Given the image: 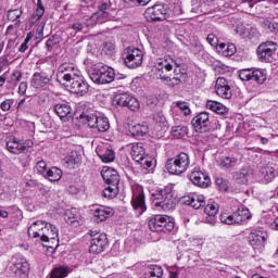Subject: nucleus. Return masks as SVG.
Listing matches in <instances>:
<instances>
[{
	"instance_id": "obj_1",
	"label": "nucleus",
	"mask_w": 278,
	"mask_h": 278,
	"mask_svg": "<svg viewBox=\"0 0 278 278\" xmlns=\"http://www.w3.org/2000/svg\"><path fill=\"white\" fill-rule=\"evenodd\" d=\"M29 238H41L42 242H54L60 244L58 227L45 220H38L28 228Z\"/></svg>"
},
{
	"instance_id": "obj_2",
	"label": "nucleus",
	"mask_w": 278,
	"mask_h": 278,
	"mask_svg": "<svg viewBox=\"0 0 278 278\" xmlns=\"http://www.w3.org/2000/svg\"><path fill=\"white\" fill-rule=\"evenodd\" d=\"M101 177L108 184V187L103 190V197L105 199H114L118 194V184L121 182L118 172L112 167H103Z\"/></svg>"
},
{
	"instance_id": "obj_3",
	"label": "nucleus",
	"mask_w": 278,
	"mask_h": 278,
	"mask_svg": "<svg viewBox=\"0 0 278 278\" xmlns=\"http://www.w3.org/2000/svg\"><path fill=\"white\" fill-rule=\"evenodd\" d=\"M89 77L93 84L103 85L112 84L116 74L114 73V68L104 65L103 63H97L91 66Z\"/></svg>"
},
{
	"instance_id": "obj_4",
	"label": "nucleus",
	"mask_w": 278,
	"mask_h": 278,
	"mask_svg": "<svg viewBox=\"0 0 278 278\" xmlns=\"http://www.w3.org/2000/svg\"><path fill=\"white\" fill-rule=\"evenodd\" d=\"M130 155L135 162L140 164L146 170H153L155 168V159L147 154L144 143L137 142L130 144Z\"/></svg>"
},
{
	"instance_id": "obj_5",
	"label": "nucleus",
	"mask_w": 278,
	"mask_h": 278,
	"mask_svg": "<svg viewBox=\"0 0 278 278\" xmlns=\"http://www.w3.org/2000/svg\"><path fill=\"white\" fill-rule=\"evenodd\" d=\"M165 167L170 175H184V173L190 168V155L180 152L174 157L168 159L165 163Z\"/></svg>"
},
{
	"instance_id": "obj_6",
	"label": "nucleus",
	"mask_w": 278,
	"mask_h": 278,
	"mask_svg": "<svg viewBox=\"0 0 278 278\" xmlns=\"http://www.w3.org/2000/svg\"><path fill=\"white\" fill-rule=\"evenodd\" d=\"M152 204L161 210H174L175 198L173 197V187L167 186L155 194H152Z\"/></svg>"
},
{
	"instance_id": "obj_7",
	"label": "nucleus",
	"mask_w": 278,
	"mask_h": 278,
	"mask_svg": "<svg viewBox=\"0 0 278 278\" xmlns=\"http://www.w3.org/2000/svg\"><path fill=\"white\" fill-rule=\"evenodd\" d=\"M79 121L88 125L91 129H98L99 131H108L110 129V119L103 115L83 112L79 115Z\"/></svg>"
},
{
	"instance_id": "obj_8",
	"label": "nucleus",
	"mask_w": 278,
	"mask_h": 278,
	"mask_svg": "<svg viewBox=\"0 0 278 278\" xmlns=\"http://www.w3.org/2000/svg\"><path fill=\"white\" fill-rule=\"evenodd\" d=\"M148 225L151 231L157 233H167L175 229V222L166 215H155L149 220Z\"/></svg>"
},
{
	"instance_id": "obj_9",
	"label": "nucleus",
	"mask_w": 278,
	"mask_h": 278,
	"mask_svg": "<svg viewBox=\"0 0 278 278\" xmlns=\"http://www.w3.org/2000/svg\"><path fill=\"white\" fill-rule=\"evenodd\" d=\"M143 58L144 54H142V50L138 48L128 47L124 49L123 60L128 68H138V66H142Z\"/></svg>"
},
{
	"instance_id": "obj_10",
	"label": "nucleus",
	"mask_w": 278,
	"mask_h": 278,
	"mask_svg": "<svg viewBox=\"0 0 278 278\" xmlns=\"http://www.w3.org/2000/svg\"><path fill=\"white\" fill-rule=\"evenodd\" d=\"M251 218V212L249 208L241 206L231 215H220V222L225 225H242Z\"/></svg>"
},
{
	"instance_id": "obj_11",
	"label": "nucleus",
	"mask_w": 278,
	"mask_h": 278,
	"mask_svg": "<svg viewBox=\"0 0 278 278\" xmlns=\"http://www.w3.org/2000/svg\"><path fill=\"white\" fill-rule=\"evenodd\" d=\"M191 125L199 134L214 131V123L210 121V113L207 112H200L198 115H195L191 121Z\"/></svg>"
},
{
	"instance_id": "obj_12",
	"label": "nucleus",
	"mask_w": 278,
	"mask_h": 278,
	"mask_svg": "<svg viewBox=\"0 0 278 278\" xmlns=\"http://www.w3.org/2000/svg\"><path fill=\"white\" fill-rule=\"evenodd\" d=\"M277 42L265 41L257 47L256 55L261 62H273V55L277 53Z\"/></svg>"
},
{
	"instance_id": "obj_13",
	"label": "nucleus",
	"mask_w": 278,
	"mask_h": 278,
	"mask_svg": "<svg viewBox=\"0 0 278 278\" xmlns=\"http://www.w3.org/2000/svg\"><path fill=\"white\" fill-rule=\"evenodd\" d=\"M79 75V70L75 67L72 63H63L59 66L56 73V81L62 84V81H71Z\"/></svg>"
},
{
	"instance_id": "obj_14",
	"label": "nucleus",
	"mask_w": 278,
	"mask_h": 278,
	"mask_svg": "<svg viewBox=\"0 0 278 278\" xmlns=\"http://www.w3.org/2000/svg\"><path fill=\"white\" fill-rule=\"evenodd\" d=\"M114 102L122 108H128L131 112H138L140 110V102L129 93L116 94Z\"/></svg>"
},
{
	"instance_id": "obj_15",
	"label": "nucleus",
	"mask_w": 278,
	"mask_h": 278,
	"mask_svg": "<svg viewBox=\"0 0 278 278\" xmlns=\"http://www.w3.org/2000/svg\"><path fill=\"white\" fill-rule=\"evenodd\" d=\"M239 78L241 81H255L256 84H264V81H266V74L260 70L247 68L239 71Z\"/></svg>"
},
{
	"instance_id": "obj_16",
	"label": "nucleus",
	"mask_w": 278,
	"mask_h": 278,
	"mask_svg": "<svg viewBox=\"0 0 278 278\" xmlns=\"http://www.w3.org/2000/svg\"><path fill=\"white\" fill-rule=\"evenodd\" d=\"M173 64L177 66V63L173 59L165 56L164 59H159L155 63L156 79H166V73L173 68Z\"/></svg>"
},
{
	"instance_id": "obj_17",
	"label": "nucleus",
	"mask_w": 278,
	"mask_h": 278,
	"mask_svg": "<svg viewBox=\"0 0 278 278\" xmlns=\"http://www.w3.org/2000/svg\"><path fill=\"white\" fill-rule=\"evenodd\" d=\"M189 178L190 181H192V184H194V186H198L199 188H210V184H212L210 176L201 172L199 167L192 169Z\"/></svg>"
},
{
	"instance_id": "obj_18",
	"label": "nucleus",
	"mask_w": 278,
	"mask_h": 278,
	"mask_svg": "<svg viewBox=\"0 0 278 278\" xmlns=\"http://www.w3.org/2000/svg\"><path fill=\"white\" fill-rule=\"evenodd\" d=\"M108 249V235L105 233H96L91 238V245L89 248V253H103Z\"/></svg>"
},
{
	"instance_id": "obj_19",
	"label": "nucleus",
	"mask_w": 278,
	"mask_h": 278,
	"mask_svg": "<svg viewBox=\"0 0 278 278\" xmlns=\"http://www.w3.org/2000/svg\"><path fill=\"white\" fill-rule=\"evenodd\" d=\"M70 90L74 94H80V97H84V94H88V90H90V85L84 80V77L77 75L75 78L71 79Z\"/></svg>"
},
{
	"instance_id": "obj_20",
	"label": "nucleus",
	"mask_w": 278,
	"mask_h": 278,
	"mask_svg": "<svg viewBox=\"0 0 278 278\" xmlns=\"http://www.w3.org/2000/svg\"><path fill=\"white\" fill-rule=\"evenodd\" d=\"M51 84V77L45 72H37L33 75L30 86L36 90H45Z\"/></svg>"
},
{
	"instance_id": "obj_21",
	"label": "nucleus",
	"mask_w": 278,
	"mask_h": 278,
	"mask_svg": "<svg viewBox=\"0 0 278 278\" xmlns=\"http://www.w3.org/2000/svg\"><path fill=\"white\" fill-rule=\"evenodd\" d=\"M152 21H166L168 18V5L167 4H154L147 9Z\"/></svg>"
},
{
	"instance_id": "obj_22",
	"label": "nucleus",
	"mask_w": 278,
	"mask_h": 278,
	"mask_svg": "<svg viewBox=\"0 0 278 278\" xmlns=\"http://www.w3.org/2000/svg\"><path fill=\"white\" fill-rule=\"evenodd\" d=\"M12 270L16 275V277L27 278V276L29 275V263L26 258L23 257L15 258V261L13 262Z\"/></svg>"
},
{
	"instance_id": "obj_23",
	"label": "nucleus",
	"mask_w": 278,
	"mask_h": 278,
	"mask_svg": "<svg viewBox=\"0 0 278 278\" xmlns=\"http://www.w3.org/2000/svg\"><path fill=\"white\" fill-rule=\"evenodd\" d=\"M215 92L222 99H231V87L229 86V81L226 78L219 77L215 83Z\"/></svg>"
},
{
	"instance_id": "obj_24",
	"label": "nucleus",
	"mask_w": 278,
	"mask_h": 278,
	"mask_svg": "<svg viewBox=\"0 0 278 278\" xmlns=\"http://www.w3.org/2000/svg\"><path fill=\"white\" fill-rule=\"evenodd\" d=\"M54 112L56 114V116H59V118L61 121H64L66 123V121H71V118H73V109H71V105L68 104H64V103H60L54 105Z\"/></svg>"
},
{
	"instance_id": "obj_25",
	"label": "nucleus",
	"mask_w": 278,
	"mask_h": 278,
	"mask_svg": "<svg viewBox=\"0 0 278 278\" xmlns=\"http://www.w3.org/2000/svg\"><path fill=\"white\" fill-rule=\"evenodd\" d=\"M267 235L264 230L254 229L249 235L251 247H262L266 242Z\"/></svg>"
},
{
	"instance_id": "obj_26",
	"label": "nucleus",
	"mask_w": 278,
	"mask_h": 278,
	"mask_svg": "<svg viewBox=\"0 0 278 278\" xmlns=\"http://www.w3.org/2000/svg\"><path fill=\"white\" fill-rule=\"evenodd\" d=\"M111 216H114V210L108 206H100L96 208L93 213V220L94 223H103L108 220Z\"/></svg>"
},
{
	"instance_id": "obj_27",
	"label": "nucleus",
	"mask_w": 278,
	"mask_h": 278,
	"mask_svg": "<svg viewBox=\"0 0 278 278\" xmlns=\"http://www.w3.org/2000/svg\"><path fill=\"white\" fill-rule=\"evenodd\" d=\"M7 149L9 153H13V155H21V153H25V147L23 142L16 140V137H10L7 141Z\"/></svg>"
},
{
	"instance_id": "obj_28",
	"label": "nucleus",
	"mask_w": 278,
	"mask_h": 278,
	"mask_svg": "<svg viewBox=\"0 0 278 278\" xmlns=\"http://www.w3.org/2000/svg\"><path fill=\"white\" fill-rule=\"evenodd\" d=\"M131 205L134 210H139L140 214H143V212H147V204L144 203V193L134 192Z\"/></svg>"
},
{
	"instance_id": "obj_29",
	"label": "nucleus",
	"mask_w": 278,
	"mask_h": 278,
	"mask_svg": "<svg viewBox=\"0 0 278 278\" xmlns=\"http://www.w3.org/2000/svg\"><path fill=\"white\" fill-rule=\"evenodd\" d=\"M185 205H190L193 210H201L205 207V197L203 195H188L185 197Z\"/></svg>"
},
{
	"instance_id": "obj_30",
	"label": "nucleus",
	"mask_w": 278,
	"mask_h": 278,
	"mask_svg": "<svg viewBox=\"0 0 278 278\" xmlns=\"http://www.w3.org/2000/svg\"><path fill=\"white\" fill-rule=\"evenodd\" d=\"M79 220H81V215L77 208H72L65 213V222L67 225H72V227H77L79 225Z\"/></svg>"
},
{
	"instance_id": "obj_31",
	"label": "nucleus",
	"mask_w": 278,
	"mask_h": 278,
	"mask_svg": "<svg viewBox=\"0 0 278 278\" xmlns=\"http://www.w3.org/2000/svg\"><path fill=\"white\" fill-rule=\"evenodd\" d=\"M277 175V169L270 165L261 168V177L265 184H270V181H273Z\"/></svg>"
},
{
	"instance_id": "obj_32",
	"label": "nucleus",
	"mask_w": 278,
	"mask_h": 278,
	"mask_svg": "<svg viewBox=\"0 0 278 278\" xmlns=\"http://www.w3.org/2000/svg\"><path fill=\"white\" fill-rule=\"evenodd\" d=\"M206 108H207V110L215 112V114H227V106L220 102L207 100Z\"/></svg>"
},
{
	"instance_id": "obj_33",
	"label": "nucleus",
	"mask_w": 278,
	"mask_h": 278,
	"mask_svg": "<svg viewBox=\"0 0 278 278\" xmlns=\"http://www.w3.org/2000/svg\"><path fill=\"white\" fill-rule=\"evenodd\" d=\"M239 162L236 156H223L218 160V164L222 168H233V166H238Z\"/></svg>"
},
{
	"instance_id": "obj_34",
	"label": "nucleus",
	"mask_w": 278,
	"mask_h": 278,
	"mask_svg": "<svg viewBox=\"0 0 278 278\" xmlns=\"http://www.w3.org/2000/svg\"><path fill=\"white\" fill-rule=\"evenodd\" d=\"M43 177H46V179H49V181H60L62 179V169L58 167H51L46 172V175Z\"/></svg>"
},
{
	"instance_id": "obj_35",
	"label": "nucleus",
	"mask_w": 278,
	"mask_h": 278,
	"mask_svg": "<svg viewBox=\"0 0 278 278\" xmlns=\"http://www.w3.org/2000/svg\"><path fill=\"white\" fill-rule=\"evenodd\" d=\"M71 268L67 266H59L52 269L50 278H65L68 277Z\"/></svg>"
},
{
	"instance_id": "obj_36",
	"label": "nucleus",
	"mask_w": 278,
	"mask_h": 278,
	"mask_svg": "<svg viewBox=\"0 0 278 278\" xmlns=\"http://www.w3.org/2000/svg\"><path fill=\"white\" fill-rule=\"evenodd\" d=\"M41 16H45V5L42 4V0H37V9L30 17L29 23H37V21H40Z\"/></svg>"
},
{
	"instance_id": "obj_37",
	"label": "nucleus",
	"mask_w": 278,
	"mask_h": 278,
	"mask_svg": "<svg viewBox=\"0 0 278 278\" xmlns=\"http://www.w3.org/2000/svg\"><path fill=\"white\" fill-rule=\"evenodd\" d=\"M130 134L138 138L147 136V134H149V127L146 125L137 124L130 128Z\"/></svg>"
},
{
	"instance_id": "obj_38",
	"label": "nucleus",
	"mask_w": 278,
	"mask_h": 278,
	"mask_svg": "<svg viewBox=\"0 0 278 278\" xmlns=\"http://www.w3.org/2000/svg\"><path fill=\"white\" fill-rule=\"evenodd\" d=\"M23 79V72L18 70H14L8 79V84L11 86V88H16L18 86V81Z\"/></svg>"
},
{
	"instance_id": "obj_39",
	"label": "nucleus",
	"mask_w": 278,
	"mask_h": 278,
	"mask_svg": "<svg viewBox=\"0 0 278 278\" xmlns=\"http://www.w3.org/2000/svg\"><path fill=\"white\" fill-rule=\"evenodd\" d=\"M60 42H62V36L59 34H54V35L50 36L48 38V40L46 41V49L48 51H53V48L56 45H60Z\"/></svg>"
},
{
	"instance_id": "obj_40",
	"label": "nucleus",
	"mask_w": 278,
	"mask_h": 278,
	"mask_svg": "<svg viewBox=\"0 0 278 278\" xmlns=\"http://www.w3.org/2000/svg\"><path fill=\"white\" fill-rule=\"evenodd\" d=\"M172 136H174V138H186V136H188V127L186 126H174L172 127Z\"/></svg>"
},
{
	"instance_id": "obj_41",
	"label": "nucleus",
	"mask_w": 278,
	"mask_h": 278,
	"mask_svg": "<svg viewBox=\"0 0 278 278\" xmlns=\"http://www.w3.org/2000/svg\"><path fill=\"white\" fill-rule=\"evenodd\" d=\"M99 157L102 160V162L110 164V162H114V150L105 149L99 153Z\"/></svg>"
},
{
	"instance_id": "obj_42",
	"label": "nucleus",
	"mask_w": 278,
	"mask_h": 278,
	"mask_svg": "<svg viewBox=\"0 0 278 278\" xmlns=\"http://www.w3.org/2000/svg\"><path fill=\"white\" fill-rule=\"evenodd\" d=\"M23 16V9H11L8 11L7 18L12 23L18 21Z\"/></svg>"
},
{
	"instance_id": "obj_43",
	"label": "nucleus",
	"mask_w": 278,
	"mask_h": 278,
	"mask_svg": "<svg viewBox=\"0 0 278 278\" xmlns=\"http://www.w3.org/2000/svg\"><path fill=\"white\" fill-rule=\"evenodd\" d=\"M233 179L237 184H248L249 182V173L243 172H237L233 174Z\"/></svg>"
},
{
	"instance_id": "obj_44",
	"label": "nucleus",
	"mask_w": 278,
	"mask_h": 278,
	"mask_svg": "<svg viewBox=\"0 0 278 278\" xmlns=\"http://www.w3.org/2000/svg\"><path fill=\"white\" fill-rule=\"evenodd\" d=\"M164 81H167V86L170 88H175V86H181L184 84V76H179V78L165 76V78H162Z\"/></svg>"
},
{
	"instance_id": "obj_45",
	"label": "nucleus",
	"mask_w": 278,
	"mask_h": 278,
	"mask_svg": "<svg viewBox=\"0 0 278 278\" xmlns=\"http://www.w3.org/2000/svg\"><path fill=\"white\" fill-rule=\"evenodd\" d=\"M146 278H162V267L154 265L151 266Z\"/></svg>"
},
{
	"instance_id": "obj_46",
	"label": "nucleus",
	"mask_w": 278,
	"mask_h": 278,
	"mask_svg": "<svg viewBox=\"0 0 278 278\" xmlns=\"http://www.w3.org/2000/svg\"><path fill=\"white\" fill-rule=\"evenodd\" d=\"M110 16V13L108 11H98L91 15L92 21H96V23H103L104 18H108Z\"/></svg>"
},
{
	"instance_id": "obj_47",
	"label": "nucleus",
	"mask_w": 278,
	"mask_h": 278,
	"mask_svg": "<svg viewBox=\"0 0 278 278\" xmlns=\"http://www.w3.org/2000/svg\"><path fill=\"white\" fill-rule=\"evenodd\" d=\"M204 214L206 216H216L218 214V204L216 203L207 204L204 207Z\"/></svg>"
},
{
	"instance_id": "obj_48",
	"label": "nucleus",
	"mask_w": 278,
	"mask_h": 278,
	"mask_svg": "<svg viewBox=\"0 0 278 278\" xmlns=\"http://www.w3.org/2000/svg\"><path fill=\"white\" fill-rule=\"evenodd\" d=\"M173 77L174 78L182 77V83H185L186 79L188 78V73L186 72V70H181V66L176 63V67L174 70V76Z\"/></svg>"
},
{
	"instance_id": "obj_49",
	"label": "nucleus",
	"mask_w": 278,
	"mask_h": 278,
	"mask_svg": "<svg viewBox=\"0 0 278 278\" xmlns=\"http://www.w3.org/2000/svg\"><path fill=\"white\" fill-rule=\"evenodd\" d=\"M176 108H179V110H181V112H184L185 116H190V106L188 105V102H181L178 101L176 102Z\"/></svg>"
},
{
	"instance_id": "obj_50",
	"label": "nucleus",
	"mask_w": 278,
	"mask_h": 278,
	"mask_svg": "<svg viewBox=\"0 0 278 278\" xmlns=\"http://www.w3.org/2000/svg\"><path fill=\"white\" fill-rule=\"evenodd\" d=\"M152 118L154 123H160L162 125L166 123V116H164V113L162 111L154 113Z\"/></svg>"
},
{
	"instance_id": "obj_51",
	"label": "nucleus",
	"mask_w": 278,
	"mask_h": 278,
	"mask_svg": "<svg viewBox=\"0 0 278 278\" xmlns=\"http://www.w3.org/2000/svg\"><path fill=\"white\" fill-rule=\"evenodd\" d=\"M36 168L39 175H47V163L43 160L37 162Z\"/></svg>"
},
{
	"instance_id": "obj_52",
	"label": "nucleus",
	"mask_w": 278,
	"mask_h": 278,
	"mask_svg": "<svg viewBox=\"0 0 278 278\" xmlns=\"http://www.w3.org/2000/svg\"><path fill=\"white\" fill-rule=\"evenodd\" d=\"M223 55H225L226 58H229L231 55H233V53H236V45L233 43H227L224 52H222Z\"/></svg>"
},
{
	"instance_id": "obj_53",
	"label": "nucleus",
	"mask_w": 278,
	"mask_h": 278,
	"mask_svg": "<svg viewBox=\"0 0 278 278\" xmlns=\"http://www.w3.org/2000/svg\"><path fill=\"white\" fill-rule=\"evenodd\" d=\"M12 105H14V100L7 99L0 104V108L2 112H10V110H12Z\"/></svg>"
},
{
	"instance_id": "obj_54",
	"label": "nucleus",
	"mask_w": 278,
	"mask_h": 278,
	"mask_svg": "<svg viewBox=\"0 0 278 278\" xmlns=\"http://www.w3.org/2000/svg\"><path fill=\"white\" fill-rule=\"evenodd\" d=\"M191 12H194V14H201V12H203V4H201V0H193Z\"/></svg>"
},
{
	"instance_id": "obj_55",
	"label": "nucleus",
	"mask_w": 278,
	"mask_h": 278,
	"mask_svg": "<svg viewBox=\"0 0 278 278\" xmlns=\"http://www.w3.org/2000/svg\"><path fill=\"white\" fill-rule=\"evenodd\" d=\"M125 3H129V5H149L151 0H124Z\"/></svg>"
},
{
	"instance_id": "obj_56",
	"label": "nucleus",
	"mask_w": 278,
	"mask_h": 278,
	"mask_svg": "<svg viewBox=\"0 0 278 278\" xmlns=\"http://www.w3.org/2000/svg\"><path fill=\"white\" fill-rule=\"evenodd\" d=\"M206 40L208 45H211V47H218V37H216V35L214 34L207 35Z\"/></svg>"
},
{
	"instance_id": "obj_57",
	"label": "nucleus",
	"mask_w": 278,
	"mask_h": 278,
	"mask_svg": "<svg viewBox=\"0 0 278 278\" xmlns=\"http://www.w3.org/2000/svg\"><path fill=\"white\" fill-rule=\"evenodd\" d=\"M115 45H114V42H112V41H105L104 43H103V51L105 52V53H112V51H114V49H115Z\"/></svg>"
},
{
	"instance_id": "obj_58",
	"label": "nucleus",
	"mask_w": 278,
	"mask_h": 278,
	"mask_svg": "<svg viewBox=\"0 0 278 278\" xmlns=\"http://www.w3.org/2000/svg\"><path fill=\"white\" fill-rule=\"evenodd\" d=\"M66 163L70 164V166H75V164H79V157H77V154H72L66 157Z\"/></svg>"
},
{
	"instance_id": "obj_59",
	"label": "nucleus",
	"mask_w": 278,
	"mask_h": 278,
	"mask_svg": "<svg viewBox=\"0 0 278 278\" xmlns=\"http://www.w3.org/2000/svg\"><path fill=\"white\" fill-rule=\"evenodd\" d=\"M71 27L74 29V31H84V23L80 21L74 22Z\"/></svg>"
},
{
	"instance_id": "obj_60",
	"label": "nucleus",
	"mask_w": 278,
	"mask_h": 278,
	"mask_svg": "<svg viewBox=\"0 0 278 278\" xmlns=\"http://www.w3.org/2000/svg\"><path fill=\"white\" fill-rule=\"evenodd\" d=\"M191 51H193L195 54L201 53V51H203V46L201 43H194L191 46Z\"/></svg>"
},
{
	"instance_id": "obj_61",
	"label": "nucleus",
	"mask_w": 278,
	"mask_h": 278,
	"mask_svg": "<svg viewBox=\"0 0 278 278\" xmlns=\"http://www.w3.org/2000/svg\"><path fill=\"white\" fill-rule=\"evenodd\" d=\"M27 92V81H22L18 87V93L25 94Z\"/></svg>"
},
{
	"instance_id": "obj_62",
	"label": "nucleus",
	"mask_w": 278,
	"mask_h": 278,
	"mask_svg": "<svg viewBox=\"0 0 278 278\" xmlns=\"http://www.w3.org/2000/svg\"><path fill=\"white\" fill-rule=\"evenodd\" d=\"M273 25H276V23H271L270 21H265L263 23L264 29H267V31H271V33H273Z\"/></svg>"
},
{
	"instance_id": "obj_63",
	"label": "nucleus",
	"mask_w": 278,
	"mask_h": 278,
	"mask_svg": "<svg viewBox=\"0 0 278 278\" xmlns=\"http://www.w3.org/2000/svg\"><path fill=\"white\" fill-rule=\"evenodd\" d=\"M216 185L219 186L220 190H227V184H225L223 178H217Z\"/></svg>"
},
{
	"instance_id": "obj_64",
	"label": "nucleus",
	"mask_w": 278,
	"mask_h": 278,
	"mask_svg": "<svg viewBox=\"0 0 278 278\" xmlns=\"http://www.w3.org/2000/svg\"><path fill=\"white\" fill-rule=\"evenodd\" d=\"M175 16H181V14H184V9H181L180 5H176L173 10Z\"/></svg>"
}]
</instances>
